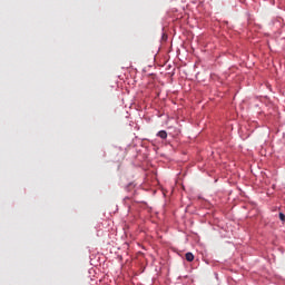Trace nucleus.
I'll return each mask as SVG.
<instances>
[{
	"label": "nucleus",
	"mask_w": 285,
	"mask_h": 285,
	"mask_svg": "<svg viewBox=\"0 0 285 285\" xmlns=\"http://www.w3.org/2000/svg\"><path fill=\"white\" fill-rule=\"evenodd\" d=\"M157 137H160V139H167L168 132H166V130H160L158 131Z\"/></svg>",
	"instance_id": "f257e3e1"
},
{
	"label": "nucleus",
	"mask_w": 285,
	"mask_h": 285,
	"mask_svg": "<svg viewBox=\"0 0 285 285\" xmlns=\"http://www.w3.org/2000/svg\"><path fill=\"white\" fill-rule=\"evenodd\" d=\"M185 257H186V261L187 262H193L194 259H195V255H193V253H187L186 255H185Z\"/></svg>",
	"instance_id": "f03ea898"
},
{
	"label": "nucleus",
	"mask_w": 285,
	"mask_h": 285,
	"mask_svg": "<svg viewBox=\"0 0 285 285\" xmlns=\"http://www.w3.org/2000/svg\"><path fill=\"white\" fill-rule=\"evenodd\" d=\"M278 217H279L281 222H285V215L283 213H279Z\"/></svg>",
	"instance_id": "7ed1b4c3"
}]
</instances>
